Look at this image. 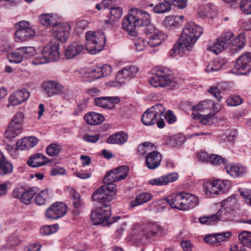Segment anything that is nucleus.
Masks as SVG:
<instances>
[{"mask_svg": "<svg viewBox=\"0 0 251 251\" xmlns=\"http://www.w3.org/2000/svg\"><path fill=\"white\" fill-rule=\"evenodd\" d=\"M240 8L245 14H251V0H242Z\"/></svg>", "mask_w": 251, "mask_h": 251, "instance_id": "nucleus-53", "label": "nucleus"}, {"mask_svg": "<svg viewBox=\"0 0 251 251\" xmlns=\"http://www.w3.org/2000/svg\"><path fill=\"white\" fill-rule=\"evenodd\" d=\"M146 34L149 40L148 45L151 48L158 46L167 38L166 34L152 25L147 27Z\"/></svg>", "mask_w": 251, "mask_h": 251, "instance_id": "nucleus-7", "label": "nucleus"}, {"mask_svg": "<svg viewBox=\"0 0 251 251\" xmlns=\"http://www.w3.org/2000/svg\"><path fill=\"white\" fill-rule=\"evenodd\" d=\"M30 94L25 89L18 90L14 92L9 97L11 104L17 105L25 101L29 97Z\"/></svg>", "mask_w": 251, "mask_h": 251, "instance_id": "nucleus-18", "label": "nucleus"}, {"mask_svg": "<svg viewBox=\"0 0 251 251\" xmlns=\"http://www.w3.org/2000/svg\"><path fill=\"white\" fill-rule=\"evenodd\" d=\"M59 225L57 224L45 226L40 229V233L43 235H49L56 232L59 229Z\"/></svg>", "mask_w": 251, "mask_h": 251, "instance_id": "nucleus-46", "label": "nucleus"}, {"mask_svg": "<svg viewBox=\"0 0 251 251\" xmlns=\"http://www.w3.org/2000/svg\"><path fill=\"white\" fill-rule=\"evenodd\" d=\"M162 118L165 119L169 124H172L176 121V117L171 110L168 111L165 114L163 113Z\"/></svg>", "mask_w": 251, "mask_h": 251, "instance_id": "nucleus-63", "label": "nucleus"}, {"mask_svg": "<svg viewBox=\"0 0 251 251\" xmlns=\"http://www.w3.org/2000/svg\"><path fill=\"white\" fill-rule=\"evenodd\" d=\"M240 195L244 198L246 202L251 206V190H242L240 191Z\"/></svg>", "mask_w": 251, "mask_h": 251, "instance_id": "nucleus-62", "label": "nucleus"}, {"mask_svg": "<svg viewBox=\"0 0 251 251\" xmlns=\"http://www.w3.org/2000/svg\"><path fill=\"white\" fill-rule=\"evenodd\" d=\"M118 100L119 98L117 97H98L94 99V102L97 106L104 108L112 109L115 107V101Z\"/></svg>", "mask_w": 251, "mask_h": 251, "instance_id": "nucleus-20", "label": "nucleus"}, {"mask_svg": "<svg viewBox=\"0 0 251 251\" xmlns=\"http://www.w3.org/2000/svg\"><path fill=\"white\" fill-rule=\"evenodd\" d=\"M13 167L3 155L1 154V175L11 174L13 171Z\"/></svg>", "mask_w": 251, "mask_h": 251, "instance_id": "nucleus-39", "label": "nucleus"}, {"mask_svg": "<svg viewBox=\"0 0 251 251\" xmlns=\"http://www.w3.org/2000/svg\"><path fill=\"white\" fill-rule=\"evenodd\" d=\"M240 243L251 249V232L243 231L238 235Z\"/></svg>", "mask_w": 251, "mask_h": 251, "instance_id": "nucleus-41", "label": "nucleus"}, {"mask_svg": "<svg viewBox=\"0 0 251 251\" xmlns=\"http://www.w3.org/2000/svg\"><path fill=\"white\" fill-rule=\"evenodd\" d=\"M114 170L120 180L125 178L127 175L128 167L126 166H122Z\"/></svg>", "mask_w": 251, "mask_h": 251, "instance_id": "nucleus-56", "label": "nucleus"}, {"mask_svg": "<svg viewBox=\"0 0 251 251\" xmlns=\"http://www.w3.org/2000/svg\"><path fill=\"white\" fill-rule=\"evenodd\" d=\"M73 205L74 207V213L78 215L80 213L82 202L79 194L74 190H72L70 192Z\"/></svg>", "mask_w": 251, "mask_h": 251, "instance_id": "nucleus-35", "label": "nucleus"}, {"mask_svg": "<svg viewBox=\"0 0 251 251\" xmlns=\"http://www.w3.org/2000/svg\"><path fill=\"white\" fill-rule=\"evenodd\" d=\"M71 29V25L68 23H57L52 27V33L56 39L61 42H65L69 36Z\"/></svg>", "mask_w": 251, "mask_h": 251, "instance_id": "nucleus-11", "label": "nucleus"}, {"mask_svg": "<svg viewBox=\"0 0 251 251\" xmlns=\"http://www.w3.org/2000/svg\"><path fill=\"white\" fill-rule=\"evenodd\" d=\"M83 46L80 43H72L65 50V57L68 59L74 58L78 55L83 50Z\"/></svg>", "mask_w": 251, "mask_h": 251, "instance_id": "nucleus-23", "label": "nucleus"}, {"mask_svg": "<svg viewBox=\"0 0 251 251\" xmlns=\"http://www.w3.org/2000/svg\"><path fill=\"white\" fill-rule=\"evenodd\" d=\"M160 153L155 151H150L146 156V163L149 169H155L160 165L161 160Z\"/></svg>", "mask_w": 251, "mask_h": 251, "instance_id": "nucleus-16", "label": "nucleus"}, {"mask_svg": "<svg viewBox=\"0 0 251 251\" xmlns=\"http://www.w3.org/2000/svg\"><path fill=\"white\" fill-rule=\"evenodd\" d=\"M104 183L105 184L101 186L103 187V189H104L106 193L109 194L108 196L109 197L112 196L117 190L116 185L112 182H108Z\"/></svg>", "mask_w": 251, "mask_h": 251, "instance_id": "nucleus-55", "label": "nucleus"}, {"mask_svg": "<svg viewBox=\"0 0 251 251\" xmlns=\"http://www.w3.org/2000/svg\"><path fill=\"white\" fill-rule=\"evenodd\" d=\"M47 163V158L41 153L31 155L27 162V165L33 168L42 166Z\"/></svg>", "mask_w": 251, "mask_h": 251, "instance_id": "nucleus-27", "label": "nucleus"}, {"mask_svg": "<svg viewBox=\"0 0 251 251\" xmlns=\"http://www.w3.org/2000/svg\"><path fill=\"white\" fill-rule=\"evenodd\" d=\"M25 118L24 113L21 111H19L12 117L9 125L22 132L23 129Z\"/></svg>", "mask_w": 251, "mask_h": 251, "instance_id": "nucleus-25", "label": "nucleus"}, {"mask_svg": "<svg viewBox=\"0 0 251 251\" xmlns=\"http://www.w3.org/2000/svg\"><path fill=\"white\" fill-rule=\"evenodd\" d=\"M19 50L22 52L23 57L25 58L34 56L36 52V50L33 47H22L19 48Z\"/></svg>", "mask_w": 251, "mask_h": 251, "instance_id": "nucleus-47", "label": "nucleus"}, {"mask_svg": "<svg viewBox=\"0 0 251 251\" xmlns=\"http://www.w3.org/2000/svg\"><path fill=\"white\" fill-rule=\"evenodd\" d=\"M203 32L202 28L193 22L187 24L181 33V37L177 43L176 44L172 50L175 54L183 52L185 50H189L200 37Z\"/></svg>", "mask_w": 251, "mask_h": 251, "instance_id": "nucleus-1", "label": "nucleus"}, {"mask_svg": "<svg viewBox=\"0 0 251 251\" xmlns=\"http://www.w3.org/2000/svg\"><path fill=\"white\" fill-rule=\"evenodd\" d=\"M15 28L19 29L23 33L26 35V37L29 40L33 37L35 34L34 30L30 26L29 23L25 21H21L15 25Z\"/></svg>", "mask_w": 251, "mask_h": 251, "instance_id": "nucleus-24", "label": "nucleus"}, {"mask_svg": "<svg viewBox=\"0 0 251 251\" xmlns=\"http://www.w3.org/2000/svg\"><path fill=\"white\" fill-rule=\"evenodd\" d=\"M43 88L49 97L60 94L62 92V86L54 81H47L43 84Z\"/></svg>", "mask_w": 251, "mask_h": 251, "instance_id": "nucleus-15", "label": "nucleus"}, {"mask_svg": "<svg viewBox=\"0 0 251 251\" xmlns=\"http://www.w3.org/2000/svg\"><path fill=\"white\" fill-rule=\"evenodd\" d=\"M39 19L40 23L47 27H53L57 23L56 17L51 14H42Z\"/></svg>", "mask_w": 251, "mask_h": 251, "instance_id": "nucleus-33", "label": "nucleus"}, {"mask_svg": "<svg viewBox=\"0 0 251 251\" xmlns=\"http://www.w3.org/2000/svg\"><path fill=\"white\" fill-rule=\"evenodd\" d=\"M225 159L221 156L217 154H210L209 162L210 164L217 165L223 163L225 161Z\"/></svg>", "mask_w": 251, "mask_h": 251, "instance_id": "nucleus-60", "label": "nucleus"}, {"mask_svg": "<svg viewBox=\"0 0 251 251\" xmlns=\"http://www.w3.org/2000/svg\"><path fill=\"white\" fill-rule=\"evenodd\" d=\"M7 58L9 62L15 63H20L24 59L22 53L19 50V48H17L14 52L7 54Z\"/></svg>", "mask_w": 251, "mask_h": 251, "instance_id": "nucleus-42", "label": "nucleus"}, {"mask_svg": "<svg viewBox=\"0 0 251 251\" xmlns=\"http://www.w3.org/2000/svg\"><path fill=\"white\" fill-rule=\"evenodd\" d=\"M154 147V145L151 143L145 142L138 146L137 151L139 155L143 156L153 151Z\"/></svg>", "mask_w": 251, "mask_h": 251, "instance_id": "nucleus-44", "label": "nucleus"}, {"mask_svg": "<svg viewBox=\"0 0 251 251\" xmlns=\"http://www.w3.org/2000/svg\"><path fill=\"white\" fill-rule=\"evenodd\" d=\"M85 38V49L90 53L95 54L103 49L106 38L102 31H88L86 33Z\"/></svg>", "mask_w": 251, "mask_h": 251, "instance_id": "nucleus-4", "label": "nucleus"}, {"mask_svg": "<svg viewBox=\"0 0 251 251\" xmlns=\"http://www.w3.org/2000/svg\"><path fill=\"white\" fill-rule=\"evenodd\" d=\"M38 188L36 187H32L26 190H24L22 195L21 201L24 204H29L33 197L38 191Z\"/></svg>", "mask_w": 251, "mask_h": 251, "instance_id": "nucleus-36", "label": "nucleus"}, {"mask_svg": "<svg viewBox=\"0 0 251 251\" xmlns=\"http://www.w3.org/2000/svg\"><path fill=\"white\" fill-rule=\"evenodd\" d=\"M251 53L247 52L236 60L233 71L237 75H246L251 70Z\"/></svg>", "mask_w": 251, "mask_h": 251, "instance_id": "nucleus-9", "label": "nucleus"}, {"mask_svg": "<svg viewBox=\"0 0 251 251\" xmlns=\"http://www.w3.org/2000/svg\"><path fill=\"white\" fill-rule=\"evenodd\" d=\"M208 92L213 97L218 99V101H220L222 97L220 95V90L217 86H211L208 90Z\"/></svg>", "mask_w": 251, "mask_h": 251, "instance_id": "nucleus-61", "label": "nucleus"}, {"mask_svg": "<svg viewBox=\"0 0 251 251\" xmlns=\"http://www.w3.org/2000/svg\"><path fill=\"white\" fill-rule=\"evenodd\" d=\"M182 210H188L199 204L198 197L192 194L183 192Z\"/></svg>", "mask_w": 251, "mask_h": 251, "instance_id": "nucleus-22", "label": "nucleus"}, {"mask_svg": "<svg viewBox=\"0 0 251 251\" xmlns=\"http://www.w3.org/2000/svg\"><path fill=\"white\" fill-rule=\"evenodd\" d=\"M191 109L201 114H216L218 112L214 102L209 100L202 101L197 105L192 106Z\"/></svg>", "mask_w": 251, "mask_h": 251, "instance_id": "nucleus-13", "label": "nucleus"}, {"mask_svg": "<svg viewBox=\"0 0 251 251\" xmlns=\"http://www.w3.org/2000/svg\"><path fill=\"white\" fill-rule=\"evenodd\" d=\"M100 74L99 66L94 67L88 72V75L91 80L99 79L102 77Z\"/></svg>", "mask_w": 251, "mask_h": 251, "instance_id": "nucleus-59", "label": "nucleus"}, {"mask_svg": "<svg viewBox=\"0 0 251 251\" xmlns=\"http://www.w3.org/2000/svg\"><path fill=\"white\" fill-rule=\"evenodd\" d=\"M225 46L224 42L218 38L214 41L210 40L208 42L207 49L217 54L223 50Z\"/></svg>", "mask_w": 251, "mask_h": 251, "instance_id": "nucleus-30", "label": "nucleus"}, {"mask_svg": "<svg viewBox=\"0 0 251 251\" xmlns=\"http://www.w3.org/2000/svg\"><path fill=\"white\" fill-rule=\"evenodd\" d=\"M224 65V63L222 60H214L211 61L207 66L206 72L207 73H211L218 71L221 70Z\"/></svg>", "mask_w": 251, "mask_h": 251, "instance_id": "nucleus-45", "label": "nucleus"}, {"mask_svg": "<svg viewBox=\"0 0 251 251\" xmlns=\"http://www.w3.org/2000/svg\"><path fill=\"white\" fill-rule=\"evenodd\" d=\"M242 102L241 98L237 95L231 96L226 100V104L229 106H236L240 104Z\"/></svg>", "mask_w": 251, "mask_h": 251, "instance_id": "nucleus-54", "label": "nucleus"}, {"mask_svg": "<svg viewBox=\"0 0 251 251\" xmlns=\"http://www.w3.org/2000/svg\"><path fill=\"white\" fill-rule=\"evenodd\" d=\"M142 236L151 238L163 232V228L158 223L149 222L137 226Z\"/></svg>", "mask_w": 251, "mask_h": 251, "instance_id": "nucleus-8", "label": "nucleus"}, {"mask_svg": "<svg viewBox=\"0 0 251 251\" xmlns=\"http://www.w3.org/2000/svg\"><path fill=\"white\" fill-rule=\"evenodd\" d=\"M60 146L56 144H51L46 148L47 153L50 156L57 155L60 153Z\"/></svg>", "mask_w": 251, "mask_h": 251, "instance_id": "nucleus-51", "label": "nucleus"}, {"mask_svg": "<svg viewBox=\"0 0 251 251\" xmlns=\"http://www.w3.org/2000/svg\"><path fill=\"white\" fill-rule=\"evenodd\" d=\"M183 192L173 194L166 197L164 201L173 208L182 210Z\"/></svg>", "mask_w": 251, "mask_h": 251, "instance_id": "nucleus-17", "label": "nucleus"}, {"mask_svg": "<svg viewBox=\"0 0 251 251\" xmlns=\"http://www.w3.org/2000/svg\"><path fill=\"white\" fill-rule=\"evenodd\" d=\"M183 18L184 16L182 15L167 16L164 20V25L168 28H176L182 25Z\"/></svg>", "mask_w": 251, "mask_h": 251, "instance_id": "nucleus-28", "label": "nucleus"}, {"mask_svg": "<svg viewBox=\"0 0 251 251\" xmlns=\"http://www.w3.org/2000/svg\"><path fill=\"white\" fill-rule=\"evenodd\" d=\"M199 221L200 223L202 224L212 225L217 223L220 221L218 212L208 216L200 217Z\"/></svg>", "mask_w": 251, "mask_h": 251, "instance_id": "nucleus-43", "label": "nucleus"}, {"mask_svg": "<svg viewBox=\"0 0 251 251\" xmlns=\"http://www.w3.org/2000/svg\"><path fill=\"white\" fill-rule=\"evenodd\" d=\"M203 188L205 193L207 195H220L218 190L215 188L212 182H207L203 184Z\"/></svg>", "mask_w": 251, "mask_h": 251, "instance_id": "nucleus-50", "label": "nucleus"}, {"mask_svg": "<svg viewBox=\"0 0 251 251\" xmlns=\"http://www.w3.org/2000/svg\"><path fill=\"white\" fill-rule=\"evenodd\" d=\"M84 119L88 124L91 125L100 124L104 120V118L101 114L93 112L85 114Z\"/></svg>", "mask_w": 251, "mask_h": 251, "instance_id": "nucleus-29", "label": "nucleus"}, {"mask_svg": "<svg viewBox=\"0 0 251 251\" xmlns=\"http://www.w3.org/2000/svg\"><path fill=\"white\" fill-rule=\"evenodd\" d=\"M66 206L63 202L53 203L47 210L46 216L48 219H57L66 213Z\"/></svg>", "mask_w": 251, "mask_h": 251, "instance_id": "nucleus-12", "label": "nucleus"}, {"mask_svg": "<svg viewBox=\"0 0 251 251\" xmlns=\"http://www.w3.org/2000/svg\"><path fill=\"white\" fill-rule=\"evenodd\" d=\"M110 10V16L109 17L111 19L112 22L120 19L123 14V10L120 7H112Z\"/></svg>", "mask_w": 251, "mask_h": 251, "instance_id": "nucleus-48", "label": "nucleus"}, {"mask_svg": "<svg viewBox=\"0 0 251 251\" xmlns=\"http://www.w3.org/2000/svg\"><path fill=\"white\" fill-rule=\"evenodd\" d=\"M171 5L169 0H163L153 6V11L157 14L164 13L171 10Z\"/></svg>", "mask_w": 251, "mask_h": 251, "instance_id": "nucleus-37", "label": "nucleus"}, {"mask_svg": "<svg viewBox=\"0 0 251 251\" xmlns=\"http://www.w3.org/2000/svg\"><path fill=\"white\" fill-rule=\"evenodd\" d=\"M151 15L141 9L135 7L131 8L127 15L125 17L122 23V28L127 31L128 34L132 36L136 35V27L150 26Z\"/></svg>", "mask_w": 251, "mask_h": 251, "instance_id": "nucleus-2", "label": "nucleus"}, {"mask_svg": "<svg viewBox=\"0 0 251 251\" xmlns=\"http://www.w3.org/2000/svg\"><path fill=\"white\" fill-rule=\"evenodd\" d=\"M226 172L233 177H239L244 176L247 173L245 166L241 164H228L226 167Z\"/></svg>", "mask_w": 251, "mask_h": 251, "instance_id": "nucleus-19", "label": "nucleus"}, {"mask_svg": "<svg viewBox=\"0 0 251 251\" xmlns=\"http://www.w3.org/2000/svg\"><path fill=\"white\" fill-rule=\"evenodd\" d=\"M246 43V38L244 34H240L231 42V50L233 52L240 50Z\"/></svg>", "mask_w": 251, "mask_h": 251, "instance_id": "nucleus-34", "label": "nucleus"}, {"mask_svg": "<svg viewBox=\"0 0 251 251\" xmlns=\"http://www.w3.org/2000/svg\"><path fill=\"white\" fill-rule=\"evenodd\" d=\"M164 185L169 183L174 182L177 179V175L176 173H171L161 176Z\"/></svg>", "mask_w": 251, "mask_h": 251, "instance_id": "nucleus-57", "label": "nucleus"}, {"mask_svg": "<svg viewBox=\"0 0 251 251\" xmlns=\"http://www.w3.org/2000/svg\"><path fill=\"white\" fill-rule=\"evenodd\" d=\"M215 190H218L220 194L227 191L229 186V181L226 180H216L213 182Z\"/></svg>", "mask_w": 251, "mask_h": 251, "instance_id": "nucleus-40", "label": "nucleus"}, {"mask_svg": "<svg viewBox=\"0 0 251 251\" xmlns=\"http://www.w3.org/2000/svg\"><path fill=\"white\" fill-rule=\"evenodd\" d=\"M165 111V107L160 103L149 108L142 115V121L143 124L151 126L157 123L158 127L163 128L165 123L162 117Z\"/></svg>", "mask_w": 251, "mask_h": 251, "instance_id": "nucleus-3", "label": "nucleus"}, {"mask_svg": "<svg viewBox=\"0 0 251 251\" xmlns=\"http://www.w3.org/2000/svg\"><path fill=\"white\" fill-rule=\"evenodd\" d=\"M49 198L48 190L41 191L35 198V201L38 205L44 204Z\"/></svg>", "mask_w": 251, "mask_h": 251, "instance_id": "nucleus-49", "label": "nucleus"}, {"mask_svg": "<svg viewBox=\"0 0 251 251\" xmlns=\"http://www.w3.org/2000/svg\"><path fill=\"white\" fill-rule=\"evenodd\" d=\"M120 181L118 176L115 172L114 170H113L107 174L103 179L104 182H112Z\"/></svg>", "mask_w": 251, "mask_h": 251, "instance_id": "nucleus-58", "label": "nucleus"}, {"mask_svg": "<svg viewBox=\"0 0 251 251\" xmlns=\"http://www.w3.org/2000/svg\"><path fill=\"white\" fill-rule=\"evenodd\" d=\"M105 208L106 209H104L102 207H99L92 212L91 220L94 225L102 224L104 226H109L112 222L121 218L120 216L114 217L112 218L113 220L111 221L109 219L111 215L110 208Z\"/></svg>", "mask_w": 251, "mask_h": 251, "instance_id": "nucleus-6", "label": "nucleus"}, {"mask_svg": "<svg viewBox=\"0 0 251 251\" xmlns=\"http://www.w3.org/2000/svg\"><path fill=\"white\" fill-rule=\"evenodd\" d=\"M152 196L148 193H144L138 195L135 200L130 203L131 207L142 204L148 202L151 199Z\"/></svg>", "mask_w": 251, "mask_h": 251, "instance_id": "nucleus-38", "label": "nucleus"}, {"mask_svg": "<svg viewBox=\"0 0 251 251\" xmlns=\"http://www.w3.org/2000/svg\"><path fill=\"white\" fill-rule=\"evenodd\" d=\"M220 221L223 222L231 221L233 219V210L230 207L223 206L218 211Z\"/></svg>", "mask_w": 251, "mask_h": 251, "instance_id": "nucleus-31", "label": "nucleus"}, {"mask_svg": "<svg viewBox=\"0 0 251 251\" xmlns=\"http://www.w3.org/2000/svg\"><path fill=\"white\" fill-rule=\"evenodd\" d=\"M128 139V135L124 132H117L111 135L107 139L110 144L122 145Z\"/></svg>", "mask_w": 251, "mask_h": 251, "instance_id": "nucleus-32", "label": "nucleus"}, {"mask_svg": "<svg viewBox=\"0 0 251 251\" xmlns=\"http://www.w3.org/2000/svg\"><path fill=\"white\" fill-rule=\"evenodd\" d=\"M138 72V68L135 66H131L120 71L116 76L117 79H130L134 77Z\"/></svg>", "mask_w": 251, "mask_h": 251, "instance_id": "nucleus-26", "label": "nucleus"}, {"mask_svg": "<svg viewBox=\"0 0 251 251\" xmlns=\"http://www.w3.org/2000/svg\"><path fill=\"white\" fill-rule=\"evenodd\" d=\"M38 142V139L35 137H25L17 142L16 148L17 149L20 150H27L35 146Z\"/></svg>", "mask_w": 251, "mask_h": 251, "instance_id": "nucleus-21", "label": "nucleus"}, {"mask_svg": "<svg viewBox=\"0 0 251 251\" xmlns=\"http://www.w3.org/2000/svg\"><path fill=\"white\" fill-rule=\"evenodd\" d=\"M166 69L160 70L157 74L152 75L149 80L150 84L154 87H164L171 85L173 80L168 75L165 74Z\"/></svg>", "mask_w": 251, "mask_h": 251, "instance_id": "nucleus-10", "label": "nucleus"}, {"mask_svg": "<svg viewBox=\"0 0 251 251\" xmlns=\"http://www.w3.org/2000/svg\"><path fill=\"white\" fill-rule=\"evenodd\" d=\"M59 57V44L51 42L44 47L41 54L32 61V64L34 65L45 64L50 61L57 60Z\"/></svg>", "mask_w": 251, "mask_h": 251, "instance_id": "nucleus-5", "label": "nucleus"}, {"mask_svg": "<svg viewBox=\"0 0 251 251\" xmlns=\"http://www.w3.org/2000/svg\"><path fill=\"white\" fill-rule=\"evenodd\" d=\"M108 195L103 189V187L100 186L94 192L92 200L93 201L101 203L104 207H108L110 201Z\"/></svg>", "mask_w": 251, "mask_h": 251, "instance_id": "nucleus-14", "label": "nucleus"}, {"mask_svg": "<svg viewBox=\"0 0 251 251\" xmlns=\"http://www.w3.org/2000/svg\"><path fill=\"white\" fill-rule=\"evenodd\" d=\"M21 132L15 129V128L9 125L7 130L5 131L4 135L7 139H12L18 136Z\"/></svg>", "mask_w": 251, "mask_h": 251, "instance_id": "nucleus-52", "label": "nucleus"}, {"mask_svg": "<svg viewBox=\"0 0 251 251\" xmlns=\"http://www.w3.org/2000/svg\"><path fill=\"white\" fill-rule=\"evenodd\" d=\"M184 137L176 136L172 138L171 142L173 146L176 147L181 146L184 143Z\"/></svg>", "mask_w": 251, "mask_h": 251, "instance_id": "nucleus-64", "label": "nucleus"}]
</instances>
